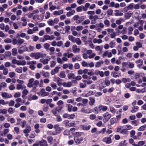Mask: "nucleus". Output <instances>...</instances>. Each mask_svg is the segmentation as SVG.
<instances>
[{"instance_id": "28", "label": "nucleus", "mask_w": 146, "mask_h": 146, "mask_svg": "<svg viewBox=\"0 0 146 146\" xmlns=\"http://www.w3.org/2000/svg\"><path fill=\"white\" fill-rule=\"evenodd\" d=\"M66 105L68 107V111L69 112H71L73 107L70 104H66Z\"/></svg>"}, {"instance_id": "6", "label": "nucleus", "mask_w": 146, "mask_h": 146, "mask_svg": "<svg viewBox=\"0 0 146 146\" xmlns=\"http://www.w3.org/2000/svg\"><path fill=\"white\" fill-rule=\"evenodd\" d=\"M98 109L100 112H101L102 111H105L107 110L108 107L106 106H103L100 105L98 106Z\"/></svg>"}, {"instance_id": "37", "label": "nucleus", "mask_w": 146, "mask_h": 146, "mask_svg": "<svg viewBox=\"0 0 146 146\" xmlns=\"http://www.w3.org/2000/svg\"><path fill=\"white\" fill-rule=\"evenodd\" d=\"M146 128V125H144L143 126H141L138 129V131H143Z\"/></svg>"}, {"instance_id": "4", "label": "nucleus", "mask_w": 146, "mask_h": 146, "mask_svg": "<svg viewBox=\"0 0 146 146\" xmlns=\"http://www.w3.org/2000/svg\"><path fill=\"white\" fill-rule=\"evenodd\" d=\"M112 136V135H110L109 137H104L102 139V141L107 144L111 143L112 142V141L111 137Z\"/></svg>"}, {"instance_id": "50", "label": "nucleus", "mask_w": 146, "mask_h": 146, "mask_svg": "<svg viewBox=\"0 0 146 146\" xmlns=\"http://www.w3.org/2000/svg\"><path fill=\"white\" fill-rule=\"evenodd\" d=\"M15 71L18 73H21L22 72V68L21 67L19 68H17L15 69Z\"/></svg>"}, {"instance_id": "11", "label": "nucleus", "mask_w": 146, "mask_h": 146, "mask_svg": "<svg viewBox=\"0 0 146 146\" xmlns=\"http://www.w3.org/2000/svg\"><path fill=\"white\" fill-rule=\"evenodd\" d=\"M40 92L41 96H46L48 95L49 94L48 92L45 91V90L44 88L41 89Z\"/></svg>"}, {"instance_id": "39", "label": "nucleus", "mask_w": 146, "mask_h": 146, "mask_svg": "<svg viewBox=\"0 0 146 146\" xmlns=\"http://www.w3.org/2000/svg\"><path fill=\"white\" fill-rule=\"evenodd\" d=\"M15 109L12 108H9L8 110V112L10 114H12L15 112Z\"/></svg>"}, {"instance_id": "9", "label": "nucleus", "mask_w": 146, "mask_h": 146, "mask_svg": "<svg viewBox=\"0 0 146 146\" xmlns=\"http://www.w3.org/2000/svg\"><path fill=\"white\" fill-rule=\"evenodd\" d=\"M34 81V79L33 78H32L29 79V83L27 84V86L31 88L33 86V82Z\"/></svg>"}, {"instance_id": "44", "label": "nucleus", "mask_w": 146, "mask_h": 146, "mask_svg": "<svg viewBox=\"0 0 146 146\" xmlns=\"http://www.w3.org/2000/svg\"><path fill=\"white\" fill-rule=\"evenodd\" d=\"M4 42L6 43H10L12 42V40L9 38H7L4 39Z\"/></svg>"}, {"instance_id": "25", "label": "nucleus", "mask_w": 146, "mask_h": 146, "mask_svg": "<svg viewBox=\"0 0 146 146\" xmlns=\"http://www.w3.org/2000/svg\"><path fill=\"white\" fill-rule=\"evenodd\" d=\"M17 49L16 48H13L12 50V54L13 56H16L17 54Z\"/></svg>"}, {"instance_id": "21", "label": "nucleus", "mask_w": 146, "mask_h": 146, "mask_svg": "<svg viewBox=\"0 0 146 146\" xmlns=\"http://www.w3.org/2000/svg\"><path fill=\"white\" fill-rule=\"evenodd\" d=\"M82 10L84 11V6L83 5L78 7L76 8V11L77 12H81Z\"/></svg>"}, {"instance_id": "23", "label": "nucleus", "mask_w": 146, "mask_h": 146, "mask_svg": "<svg viewBox=\"0 0 146 146\" xmlns=\"http://www.w3.org/2000/svg\"><path fill=\"white\" fill-rule=\"evenodd\" d=\"M24 40L21 38H19L17 39V45H20L24 43Z\"/></svg>"}, {"instance_id": "46", "label": "nucleus", "mask_w": 146, "mask_h": 146, "mask_svg": "<svg viewBox=\"0 0 146 146\" xmlns=\"http://www.w3.org/2000/svg\"><path fill=\"white\" fill-rule=\"evenodd\" d=\"M113 11L111 9H109L107 11V13L108 15L111 16L112 15Z\"/></svg>"}, {"instance_id": "63", "label": "nucleus", "mask_w": 146, "mask_h": 146, "mask_svg": "<svg viewBox=\"0 0 146 146\" xmlns=\"http://www.w3.org/2000/svg\"><path fill=\"white\" fill-rule=\"evenodd\" d=\"M110 111L113 114H114L116 112V110L113 107H110Z\"/></svg>"}, {"instance_id": "19", "label": "nucleus", "mask_w": 146, "mask_h": 146, "mask_svg": "<svg viewBox=\"0 0 146 146\" xmlns=\"http://www.w3.org/2000/svg\"><path fill=\"white\" fill-rule=\"evenodd\" d=\"M117 73L115 72H111V74L112 75L113 77L114 78H117L120 76L121 75V73H119L118 75L117 74Z\"/></svg>"}, {"instance_id": "53", "label": "nucleus", "mask_w": 146, "mask_h": 146, "mask_svg": "<svg viewBox=\"0 0 146 146\" xmlns=\"http://www.w3.org/2000/svg\"><path fill=\"white\" fill-rule=\"evenodd\" d=\"M123 21V19L121 18L117 20L115 22L118 25H119L121 23V21Z\"/></svg>"}, {"instance_id": "54", "label": "nucleus", "mask_w": 146, "mask_h": 146, "mask_svg": "<svg viewBox=\"0 0 146 146\" xmlns=\"http://www.w3.org/2000/svg\"><path fill=\"white\" fill-rule=\"evenodd\" d=\"M83 28L82 26H77L76 28V30L78 31L82 30Z\"/></svg>"}, {"instance_id": "59", "label": "nucleus", "mask_w": 146, "mask_h": 146, "mask_svg": "<svg viewBox=\"0 0 146 146\" xmlns=\"http://www.w3.org/2000/svg\"><path fill=\"white\" fill-rule=\"evenodd\" d=\"M65 29V33H68L70 29V27L68 25L66 26L64 28Z\"/></svg>"}, {"instance_id": "61", "label": "nucleus", "mask_w": 146, "mask_h": 146, "mask_svg": "<svg viewBox=\"0 0 146 146\" xmlns=\"http://www.w3.org/2000/svg\"><path fill=\"white\" fill-rule=\"evenodd\" d=\"M110 46L111 48H113L115 45V43L113 41H111L110 43Z\"/></svg>"}, {"instance_id": "48", "label": "nucleus", "mask_w": 146, "mask_h": 146, "mask_svg": "<svg viewBox=\"0 0 146 146\" xmlns=\"http://www.w3.org/2000/svg\"><path fill=\"white\" fill-rule=\"evenodd\" d=\"M126 141V140H124L123 141H121L118 146H125L126 145L125 142Z\"/></svg>"}, {"instance_id": "20", "label": "nucleus", "mask_w": 146, "mask_h": 146, "mask_svg": "<svg viewBox=\"0 0 146 146\" xmlns=\"http://www.w3.org/2000/svg\"><path fill=\"white\" fill-rule=\"evenodd\" d=\"M104 62L102 60H100V61L97 62L95 64V66L96 67L98 68L101 65V64H103Z\"/></svg>"}, {"instance_id": "35", "label": "nucleus", "mask_w": 146, "mask_h": 146, "mask_svg": "<svg viewBox=\"0 0 146 146\" xmlns=\"http://www.w3.org/2000/svg\"><path fill=\"white\" fill-rule=\"evenodd\" d=\"M96 74L97 75L99 74L100 76L101 77H103L104 76V73L103 72L98 71L97 72H96Z\"/></svg>"}, {"instance_id": "60", "label": "nucleus", "mask_w": 146, "mask_h": 146, "mask_svg": "<svg viewBox=\"0 0 146 146\" xmlns=\"http://www.w3.org/2000/svg\"><path fill=\"white\" fill-rule=\"evenodd\" d=\"M50 46V44L48 43H45L44 45V48L46 50H48V49Z\"/></svg>"}, {"instance_id": "7", "label": "nucleus", "mask_w": 146, "mask_h": 146, "mask_svg": "<svg viewBox=\"0 0 146 146\" xmlns=\"http://www.w3.org/2000/svg\"><path fill=\"white\" fill-rule=\"evenodd\" d=\"M1 96L5 99L10 98L12 97V95L8 94L7 92L2 93Z\"/></svg>"}, {"instance_id": "41", "label": "nucleus", "mask_w": 146, "mask_h": 146, "mask_svg": "<svg viewBox=\"0 0 146 146\" xmlns=\"http://www.w3.org/2000/svg\"><path fill=\"white\" fill-rule=\"evenodd\" d=\"M102 47L103 46H98L95 47V49L97 51H101L102 50Z\"/></svg>"}, {"instance_id": "47", "label": "nucleus", "mask_w": 146, "mask_h": 146, "mask_svg": "<svg viewBox=\"0 0 146 146\" xmlns=\"http://www.w3.org/2000/svg\"><path fill=\"white\" fill-rule=\"evenodd\" d=\"M75 42H76L77 44L78 45H80L81 44V41L80 39L79 38H76L75 40Z\"/></svg>"}, {"instance_id": "51", "label": "nucleus", "mask_w": 146, "mask_h": 146, "mask_svg": "<svg viewBox=\"0 0 146 146\" xmlns=\"http://www.w3.org/2000/svg\"><path fill=\"white\" fill-rule=\"evenodd\" d=\"M60 77L62 78H64L66 77V75L64 72L62 71L60 73Z\"/></svg>"}, {"instance_id": "18", "label": "nucleus", "mask_w": 146, "mask_h": 146, "mask_svg": "<svg viewBox=\"0 0 146 146\" xmlns=\"http://www.w3.org/2000/svg\"><path fill=\"white\" fill-rule=\"evenodd\" d=\"M67 76L69 79L72 78V79H74L75 78V76L74 74L72 73L68 74Z\"/></svg>"}, {"instance_id": "27", "label": "nucleus", "mask_w": 146, "mask_h": 146, "mask_svg": "<svg viewBox=\"0 0 146 146\" xmlns=\"http://www.w3.org/2000/svg\"><path fill=\"white\" fill-rule=\"evenodd\" d=\"M47 23L49 25L52 26L54 25V24L53 20L51 19H49L47 21Z\"/></svg>"}, {"instance_id": "22", "label": "nucleus", "mask_w": 146, "mask_h": 146, "mask_svg": "<svg viewBox=\"0 0 146 146\" xmlns=\"http://www.w3.org/2000/svg\"><path fill=\"white\" fill-rule=\"evenodd\" d=\"M62 79L59 78L58 77L57 78V83L59 86H60L62 85H63V83H62Z\"/></svg>"}, {"instance_id": "33", "label": "nucleus", "mask_w": 146, "mask_h": 146, "mask_svg": "<svg viewBox=\"0 0 146 146\" xmlns=\"http://www.w3.org/2000/svg\"><path fill=\"white\" fill-rule=\"evenodd\" d=\"M90 6V4L89 3H86L85 5L84 6V11H86Z\"/></svg>"}, {"instance_id": "32", "label": "nucleus", "mask_w": 146, "mask_h": 146, "mask_svg": "<svg viewBox=\"0 0 146 146\" xmlns=\"http://www.w3.org/2000/svg\"><path fill=\"white\" fill-rule=\"evenodd\" d=\"M81 132H77L75 133L74 135V138L75 137H80L81 135Z\"/></svg>"}, {"instance_id": "40", "label": "nucleus", "mask_w": 146, "mask_h": 146, "mask_svg": "<svg viewBox=\"0 0 146 146\" xmlns=\"http://www.w3.org/2000/svg\"><path fill=\"white\" fill-rule=\"evenodd\" d=\"M132 14L130 12L126 13L125 14V17L127 19H129L131 15Z\"/></svg>"}, {"instance_id": "42", "label": "nucleus", "mask_w": 146, "mask_h": 146, "mask_svg": "<svg viewBox=\"0 0 146 146\" xmlns=\"http://www.w3.org/2000/svg\"><path fill=\"white\" fill-rule=\"evenodd\" d=\"M35 48V47L31 45H29L28 46L29 52H32L34 51Z\"/></svg>"}, {"instance_id": "34", "label": "nucleus", "mask_w": 146, "mask_h": 146, "mask_svg": "<svg viewBox=\"0 0 146 146\" xmlns=\"http://www.w3.org/2000/svg\"><path fill=\"white\" fill-rule=\"evenodd\" d=\"M48 142L52 145V143L53 138L51 136H48L47 137Z\"/></svg>"}, {"instance_id": "30", "label": "nucleus", "mask_w": 146, "mask_h": 146, "mask_svg": "<svg viewBox=\"0 0 146 146\" xmlns=\"http://www.w3.org/2000/svg\"><path fill=\"white\" fill-rule=\"evenodd\" d=\"M96 27L98 29H100L103 28L104 27V25L102 23H97L96 24Z\"/></svg>"}, {"instance_id": "58", "label": "nucleus", "mask_w": 146, "mask_h": 146, "mask_svg": "<svg viewBox=\"0 0 146 146\" xmlns=\"http://www.w3.org/2000/svg\"><path fill=\"white\" fill-rule=\"evenodd\" d=\"M9 76L11 78H13L15 75V73L13 72H10L9 73Z\"/></svg>"}, {"instance_id": "26", "label": "nucleus", "mask_w": 146, "mask_h": 146, "mask_svg": "<svg viewBox=\"0 0 146 146\" xmlns=\"http://www.w3.org/2000/svg\"><path fill=\"white\" fill-rule=\"evenodd\" d=\"M68 37V39L69 40H71L73 43L75 42V40L76 38L74 37L72 35H69Z\"/></svg>"}, {"instance_id": "24", "label": "nucleus", "mask_w": 146, "mask_h": 146, "mask_svg": "<svg viewBox=\"0 0 146 146\" xmlns=\"http://www.w3.org/2000/svg\"><path fill=\"white\" fill-rule=\"evenodd\" d=\"M139 108L137 106H136L132 108V110L131 112L132 113H134L138 110Z\"/></svg>"}, {"instance_id": "36", "label": "nucleus", "mask_w": 146, "mask_h": 146, "mask_svg": "<svg viewBox=\"0 0 146 146\" xmlns=\"http://www.w3.org/2000/svg\"><path fill=\"white\" fill-rule=\"evenodd\" d=\"M133 7V4L131 3L129 4L127 7H125L124 8V9H125L126 8L128 10L131 9Z\"/></svg>"}, {"instance_id": "64", "label": "nucleus", "mask_w": 146, "mask_h": 146, "mask_svg": "<svg viewBox=\"0 0 146 146\" xmlns=\"http://www.w3.org/2000/svg\"><path fill=\"white\" fill-rule=\"evenodd\" d=\"M82 66L84 67L88 66V64L85 61H83L82 63Z\"/></svg>"}, {"instance_id": "2", "label": "nucleus", "mask_w": 146, "mask_h": 146, "mask_svg": "<svg viewBox=\"0 0 146 146\" xmlns=\"http://www.w3.org/2000/svg\"><path fill=\"white\" fill-rule=\"evenodd\" d=\"M89 18L91 20V23L92 24L96 23L97 20L99 19L98 16L97 15H90L89 17Z\"/></svg>"}, {"instance_id": "15", "label": "nucleus", "mask_w": 146, "mask_h": 146, "mask_svg": "<svg viewBox=\"0 0 146 146\" xmlns=\"http://www.w3.org/2000/svg\"><path fill=\"white\" fill-rule=\"evenodd\" d=\"M44 54L40 52H37L36 53L35 58L38 59L40 57H43Z\"/></svg>"}, {"instance_id": "29", "label": "nucleus", "mask_w": 146, "mask_h": 146, "mask_svg": "<svg viewBox=\"0 0 146 146\" xmlns=\"http://www.w3.org/2000/svg\"><path fill=\"white\" fill-rule=\"evenodd\" d=\"M106 128H102L100 131H97L96 132V133L97 134H104L106 131Z\"/></svg>"}, {"instance_id": "52", "label": "nucleus", "mask_w": 146, "mask_h": 146, "mask_svg": "<svg viewBox=\"0 0 146 146\" xmlns=\"http://www.w3.org/2000/svg\"><path fill=\"white\" fill-rule=\"evenodd\" d=\"M90 23V21L89 19H86L82 23V25H84L89 24Z\"/></svg>"}, {"instance_id": "14", "label": "nucleus", "mask_w": 146, "mask_h": 146, "mask_svg": "<svg viewBox=\"0 0 146 146\" xmlns=\"http://www.w3.org/2000/svg\"><path fill=\"white\" fill-rule=\"evenodd\" d=\"M81 60V58L79 55L76 56L75 57H73L72 59V60L73 62H75L76 60L80 61Z\"/></svg>"}, {"instance_id": "1", "label": "nucleus", "mask_w": 146, "mask_h": 146, "mask_svg": "<svg viewBox=\"0 0 146 146\" xmlns=\"http://www.w3.org/2000/svg\"><path fill=\"white\" fill-rule=\"evenodd\" d=\"M84 16H79L78 15H75L74 16L73 19L76 21V23L79 24L80 23L83 21L85 19Z\"/></svg>"}, {"instance_id": "10", "label": "nucleus", "mask_w": 146, "mask_h": 146, "mask_svg": "<svg viewBox=\"0 0 146 146\" xmlns=\"http://www.w3.org/2000/svg\"><path fill=\"white\" fill-rule=\"evenodd\" d=\"M72 50L74 52H80V49L79 48H77V46L76 45H74L72 47Z\"/></svg>"}, {"instance_id": "57", "label": "nucleus", "mask_w": 146, "mask_h": 146, "mask_svg": "<svg viewBox=\"0 0 146 146\" xmlns=\"http://www.w3.org/2000/svg\"><path fill=\"white\" fill-rule=\"evenodd\" d=\"M8 73V69L7 68H5L3 70V74L5 75H6Z\"/></svg>"}, {"instance_id": "8", "label": "nucleus", "mask_w": 146, "mask_h": 146, "mask_svg": "<svg viewBox=\"0 0 146 146\" xmlns=\"http://www.w3.org/2000/svg\"><path fill=\"white\" fill-rule=\"evenodd\" d=\"M74 139L75 143L77 144H80L81 142L83 141V137H75V138H74Z\"/></svg>"}, {"instance_id": "56", "label": "nucleus", "mask_w": 146, "mask_h": 146, "mask_svg": "<svg viewBox=\"0 0 146 146\" xmlns=\"http://www.w3.org/2000/svg\"><path fill=\"white\" fill-rule=\"evenodd\" d=\"M120 133L121 134H127L128 133V131L126 129H123L120 131Z\"/></svg>"}, {"instance_id": "12", "label": "nucleus", "mask_w": 146, "mask_h": 146, "mask_svg": "<svg viewBox=\"0 0 146 146\" xmlns=\"http://www.w3.org/2000/svg\"><path fill=\"white\" fill-rule=\"evenodd\" d=\"M39 146H48L46 140H42L39 142Z\"/></svg>"}, {"instance_id": "16", "label": "nucleus", "mask_w": 146, "mask_h": 146, "mask_svg": "<svg viewBox=\"0 0 146 146\" xmlns=\"http://www.w3.org/2000/svg\"><path fill=\"white\" fill-rule=\"evenodd\" d=\"M72 85V82H68L67 83L64 82L63 83V86L64 87H69L71 86Z\"/></svg>"}, {"instance_id": "49", "label": "nucleus", "mask_w": 146, "mask_h": 146, "mask_svg": "<svg viewBox=\"0 0 146 146\" xmlns=\"http://www.w3.org/2000/svg\"><path fill=\"white\" fill-rule=\"evenodd\" d=\"M57 109L54 108L52 110V112L56 116V114L58 113Z\"/></svg>"}, {"instance_id": "45", "label": "nucleus", "mask_w": 146, "mask_h": 146, "mask_svg": "<svg viewBox=\"0 0 146 146\" xmlns=\"http://www.w3.org/2000/svg\"><path fill=\"white\" fill-rule=\"evenodd\" d=\"M98 106L97 107H96L93 109V112H94L95 114H97L99 113Z\"/></svg>"}, {"instance_id": "3", "label": "nucleus", "mask_w": 146, "mask_h": 146, "mask_svg": "<svg viewBox=\"0 0 146 146\" xmlns=\"http://www.w3.org/2000/svg\"><path fill=\"white\" fill-rule=\"evenodd\" d=\"M103 116L104 117L103 121L105 123L111 117V114H109L108 112H106L103 114Z\"/></svg>"}, {"instance_id": "55", "label": "nucleus", "mask_w": 146, "mask_h": 146, "mask_svg": "<svg viewBox=\"0 0 146 146\" xmlns=\"http://www.w3.org/2000/svg\"><path fill=\"white\" fill-rule=\"evenodd\" d=\"M128 66L130 68H132L134 67V64L131 62H129Z\"/></svg>"}, {"instance_id": "17", "label": "nucleus", "mask_w": 146, "mask_h": 146, "mask_svg": "<svg viewBox=\"0 0 146 146\" xmlns=\"http://www.w3.org/2000/svg\"><path fill=\"white\" fill-rule=\"evenodd\" d=\"M82 128L84 130H88L90 128L91 126L90 125H89L88 126L84 125H81Z\"/></svg>"}, {"instance_id": "13", "label": "nucleus", "mask_w": 146, "mask_h": 146, "mask_svg": "<svg viewBox=\"0 0 146 146\" xmlns=\"http://www.w3.org/2000/svg\"><path fill=\"white\" fill-rule=\"evenodd\" d=\"M90 101L89 102V104L90 105L92 106L94 103L95 102V98L92 97H90L89 98Z\"/></svg>"}, {"instance_id": "31", "label": "nucleus", "mask_w": 146, "mask_h": 146, "mask_svg": "<svg viewBox=\"0 0 146 146\" xmlns=\"http://www.w3.org/2000/svg\"><path fill=\"white\" fill-rule=\"evenodd\" d=\"M25 88L26 87L25 86L23 87L22 84H17L16 88L17 89L19 90L21 89H23V88Z\"/></svg>"}, {"instance_id": "38", "label": "nucleus", "mask_w": 146, "mask_h": 146, "mask_svg": "<svg viewBox=\"0 0 146 146\" xmlns=\"http://www.w3.org/2000/svg\"><path fill=\"white\" fill-rule=\"evenodd\" d=\"M49 60V59H46L44 60L40 59V62L43 63L44 64H48V62Z\"/></svg>"}, {"instance_id": "62", "label": "nucleus", "mask_w": 146, "mask_h": 146, "mask_svg": "<svg viewBox=\"0 0 146 146\" xmlns=\"http://www.w3.org/2000/svg\"><path fill=\"white\" fill-rule=\"evenodd\" d=\"M86 83H81L80 84V86L81 88H84L86 86Z\"/></svg>"}, {"instance_id": "43", "label": "nucleus", "mask_w": 146, "mask_h": 146, "mask_svg": "<svg viewBox=\"0 0 146 146\" xmlns=\"http://www.w3.org/2000/svg\"><path fill=\"white\" fill-rule=\"evenodd\" d=\"M116 121V118H113L111 119L110 120V125H112L114 124V123Z\"/></svg>"}, {"instance_id": "5", "label": "nucleus", "mask_w": 146, "mask_h": 146, "mask_svg": "<svg viewBox=\"0 0 146 146\" xmlns=\"http://www.w3.org/2000/svg\"><path fill=\"white\" fill-rule=\"evenodd\" d=\"M64 123L66 127H70L73 126L75 123L74 121L69 123V121L68 120H66L64 121Z\"/></svg>"}]
</instances>
